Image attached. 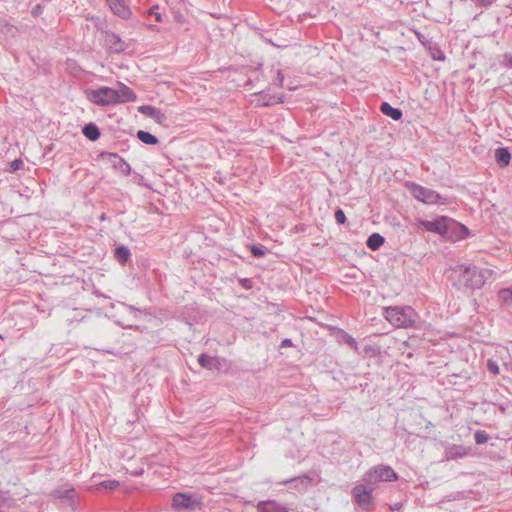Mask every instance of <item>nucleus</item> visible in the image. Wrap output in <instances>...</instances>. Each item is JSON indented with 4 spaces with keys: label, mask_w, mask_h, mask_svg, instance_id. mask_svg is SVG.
Here are the masks:
<instances>
[{
    "label": "nucleus",
    "mask_w": 512,
    "mask_h": 512,
    "mask_svg": "<svg viewBox=\"0 0 512 512\" xmlns=\"http://www.w3.org/2000/svg\"><path fill=\"white\" fill-rule=\"evenodd\" d=\"M172 505L176 510H194L199 502L192 496L184 493H177L173 497Z\"/></svg>",
    "instance_id": "nucleus-9"
},
{
    "label": "nucleus",
    "mask_w": 512,
    "mask_h": 512,
    "mask_svg": "<svg viewBox=\"0 0 512 512\" xmlns=\"http://www.w3.org/2000/svg\"><path fill=\"white\" fill-rule=\"evenodd\" d=\"M501 65L506 68H512V53H505Z\"/></svg>",
    "instance_id": "nucleus-34"
},
{
    "label": "nucleus",
    "mask_w": 512,
    "mask_h": 512,
    "mask_svg": "<svg viewBox=\"0 0 512 512\" xmlns=\"http://www.w3.org/2000/svg\"><path fill=\"white\" fill-rule=\"evenodd\" d=\"M42 11H43V7H42L40 4H38V5H36V6L32 9V14H33L34 16H38V15H40V14L42 13Z\"/></svg>",
    "instance_id": "nucleus-40"
},
{
    "label": "nucleus",
    "mask_w": 512,
    "mask_h": 512,
    "mask_svg": "<svg viewBox=\"0 0 512 512\" xmlns=\"http://www.w3.org/2000/svg\"><path fill=\"white\" fill-rule=\"evenodd\" d=\"M405 186L416 200L424 204H447V198L442 197L439 193L430 188L410 181L406 182Z\"/></svg>",
    "instance_id": "nucleus-3"
},
{
    "label": "nucleus",
    "mask_w": 512,
    "mask_h": 512,
    "mask_svg": "<svg viewBox=\"0 0 512 512\" xmlns=\"http://www.w3.org/2000/svg\"><path fill=\"white\" fill-rule=\"evenodd\" d=\"M24 163L21 159H15L11 162L10 167L12 171H17L23 168Z\"/></svg>",
    "instance_id": "nucleus-35"
},
{
    "label": "nucleus",
    "mask_w": 512,
    "mask_h": 512,
    "mask_svg": "<svg viewBox=\"0 0 512 512\" xmlns=\"http://www.w3.org/2000/svg\"><path fill=\"white\" fill-rule=\"evenodd\" d=\"M125 307H127L130 311L134 312L135 314L139 312V310L132 305H125Z\"/></svg>",
    "instance_id": "nucleus-42"
},
{
    "label": "nucleus",
    "mask_w": 512,
    "mask_h": 512,
    "mask_svg": "<svg viewBox=\"0 0 512 512\" xmlns=\"http://www.w3.org/2000/svg\"><path fill=\"white\" fill-rule=\"evenodd\" d=\"M51 496L55 499H64L73 502L76 497V490L73 487L56 488L51 492Z\"/></svg>",
    "instance_id": "nucleus-15"
},
{
    "label": "nucleus",
    "mask_w": 512,
    "mask_h": 512,
    "mask_svg": "<svg viewBox=\"0 0 512 512\" xmlns=\"http://www.w3.org/2000/svg\"><path fill=\"white\" fill-rule=\"evenodd\" d=\"M138 111L141 114L154 119L158 123H162L166 118L165 115L159 109L151 105L139 106Z\"/></svg>",
    "instance_id": "nucleus-14"
},
{
    "label": "nucleus",
    "mask_w": 512,
    "mask_h": 512,
    "mask_svg": "<svg viewBox=\"0 0 512 512\" xmlns=\"http://www.w3.org/2000/svg\"><path fill=\"white\" fill-rule=\"evenodd\" d=\"M137 138L147 145H156L159 142L156 136L143 130L137 132Z\"/></svg>",
    "instance_id": "nucleus-23"
},
{
    "label": "nucleus",
    "mask_w": 512,
    "mask_h": 512,
    "mask_svg": "<svg viewBox=\"0 0 512 512\" xmlns=\"http://www.w3.org/2000/svg\"><path fill=\"white\" fill-rule=\"evenodd\" d=\"M495 159L500 167H506L511 159L509 149L507 147L497 148L495 151Z\"/></svg>",
    "instance_id": "nucleus-17"
},
{
    "label": "nucleus",
    "mask_w": 512,
    "mask_h": 512,
    "mask_svg": "<svg viewBox=\"0 0 512 512\" xmlns=\"http://www.w3.org/2000/svg\"><path fill=\"white\" fill-rule=\"evenodd\" d=\"M99 158L102 160L109 161L114 168L118 169L122 174L126 176L131 173L130 165L117 153L101 152L99 154Z\"/></svg>",
    "instance_id": "nucleus-8"
},
{
    "label": "nucleus",
    "mask_w": 512,
    "mask_h": 512,
    "mask_svg": "<svg viewBox=\"0 0 512 512\" xmlns=\"http://www.w3.org/2000/svg\"><path fill=\"white\" fill-rule=\"evenodd\" d=\"M239 284L246 290H249L252 288V282L249 278H240Z\"/></svg>",
    "instance_id": "nucleus-36"
},
{
    "label": "nucleus",
    "mask_w": 512,
    "mask_h": 512,
    "mask_svg": "<svg viewBox=\"0 0 512 512\" xmlns=\"http://www.w3.org/2000/svg\"><path fill=\"white\" fill-rule=\"evenodd\" d=\"M498 297L502 304L509 305L512 302V290L509 288H504L499 290Z\"/></svg>",
    "instance_id": "nucleus-25"
},
{
    "label": "nucleus",
    "mask_w": 512,
    "mask_h": 512,
    "mask_svg": "<svg viewBox=\"0 0 512 512\" xmlns=\"http://www.w3.org/2000/svg\"><path fill=\"white\" fill-rule=\"evenodd\" d=\"M119 486H120V483L117 480H106L99 484V487L104 488L106 490H110V491L115 490Z\"/></svg>",
    "instance_id": "nucleus-30"
},
{
    "label": "nucleus",
    "mask_w": 512,
    "mask_h": 512,
    "mask_svg": "<svg viewBox=\"0 0 512 512\" xmlns=\"http://www.w3.org/2000/svg\"><path fill=\"white\" fill-rule=\"evenodd\" d=\"M250 251H251V254L253 255V257H255V258L263 257L267 252L266 248H264L261 245H252L250 247Z\"/></svg>",
    "instance_id": "nucleus-29"
},
{
    "label": "nucleus",
    "mask_w": 512,
    "mask_h": 512,
    "mask_svg": "<svg viewBox=\"0 0 512 512\" xmlns=\"http://www.w3.org/2000/svg\"><path fill=\"white\" fill-rule=\"evenodd\" d=\"M296 482H300L302 484L303 483H310L311 482V478L309 476H307V475H302V476L293 477V478L281 481L280 484H288V483H296Z\"/></svg>",
    "instance_id": "nucleus-28"
},
{
    "label": "nucleus",
    "mask_w": 512,
    "mask_h": 512,
    "mask_svg": "<svg viewBox=\"0 0 512 512\" xmlns=\"http://www.w3.org/2000/svg\"><path fill=\"white\" fill-rule=\"evenodd\" d=\"M335 220L338 224H344L346 222V215L342 209L335 211Z\"/></svg>",
    "instance_id": "nucleus-33"
},
{
    "label": "nucleus",
    "mask_w": 512,
    "mask_h": 512,
    "mask_svg": "<svg viewBox=\"0 0 512 512\" xmlns=\"http://www.w3.org/2000/svg\"><path fill=\"white\" fill-rule=\"evenodd\" d=\"M283 81H284V75H283L282 71L279 70L276 75V84L279 86H282Z\"/></svg>",
    "instance_id": "nucleus-38"
},
{
    "label": "nucleus",
    "mask_w": 512,
    "mask_h": 512,
    "mask_svg": "<svg viewBox=\"0 0 512 512\" xmlns=\"http://www.w3.org/2000/svg\"><path fill=\"white\" fill-rule=\"evenodd\" d=\"M476 444L482 445L488 442L489 435L484 430H478L474 434Z\"/></svg>",
    "instance_id": "nucleus-27"
},
{
    "label": "nucleus",
    "mask_w": 512,
    "mask_h": 512,
    "mask_svg": "<svg viewBox=\"0 0 512 512\" xmlns=\"http://www.w3.org/2000/svg\"><path fill=\"white\" fill-rule=\"evenodd\" d=\"M341 341L349 345L351 348H353L355 351L358 350V344L357 341L348 333L345 331H341Z\"/></svg>",
    "instance_id": "nucleus-26"
},
{
    "label": "nucleus",
    "mask_w": 512,
    "mask_h": 512,
    "mask_svg": "<svg viewBox=\"0 0 512 512\" xmlns=\"http://www.w3.org/2000/svg\"><path fill=\"white\" fill-rule=\"evenodd\" d=\"M451 219L448 217H440L432 221L421 220L420 225L428 232L449 236Z\"/></svg>",
    "instance_id": "nucleus-7"
},
{
    "label": "nucleus",
    "mask_w": 512,
    "mask_h": 512,
    "mask_svg": "<svg viewBox=\"0 0 512 512\" xmlns=\"http://www.w3.org/2000/svg\"><path fill=\"white\" fill-rule=\"evenodd\" d=\"M198 363L201 367L211 370L216 367V363H218V361L216 358L202 353L198 356Z\"/></svg>",
    "instance_id": "nucleus-21"
},
{
    "label": "nucleus",
    "mask_w": 512,
    "mask_h": 512,
    "mask_svg": "<svg viewBox=\"0 0 512 512\" xmlns=\"http://www.w3.org/2000/svg\"><path fill=\"white\" fill-rule=\"evenodd\" d=\"M114 256L119 263L125 264L129 260L131 253L128 247L121 245L115 248Z\"/></svg>",
    "instance_id": "nucleus-20"
},
{
    "label": "nucleus",
    "mask_w": 512,
    "mask_h": 512,
    "mask_svg": "<svg viewBox=\"0 0 512 512\" xmlns=\"http://www.w3.org/2000/svg\"><path fill=\"white\" fill-rule=\"evenodd\" d=\"M113 95L115 104L134 102L137 99L135 92L122 83H119L118 89H113Z\"/></svg>",
    "instance_id": "nucleus-11"
},
{
    "label": "nucleus",
    "mask_w": 512,
    "mask_h": 512,
    "mask_svg": "<svg viewBox=\"0 0 512 512\" xmlns=\"http://www.w3.org/2000/svg\"><path fill=\"white\" fill-rule=\"evenodd\" d=\"M492 1L493 0H478V2L483 5V6H488L490 4H492Z\"/></svg>",
    "instance_id": "nucleus-41"
},
{
    "label": "nucleus",
    "mask_w": 512,
    "mask_h": 512,
    "mask_svg": "<svg viewBox=\"0 0 512 512\" xmlns=\"http://www.w3.org/2000/svg\"><path fill=\"white\" fill-rule=\"evenodd\" d=\"M82 133L90 141L98 140L101 135L98 126L93 122L84 125V127L82 128Z\"/></svg>",
    "instance_id": "nucleus-18"
},
{
    "label": "nucleus",
    "mask_w": 512,
    "mask_h": 512,
    "mask_svg": "<svg viewBox=\"0 0 512 512\" xmlns=\"http://www.w3.org/2000/svg\"><path fill=\"white\" fill-rule=\"evenodd\" d=\"M432 58L434 60L443 61L445 59V54L441 50L436 49L434 52H432Z\"/></svg>",
    "instance_id": "nucleus-37"
},
{
    "label": "nucleus",
    "mask_w": 512,
    "mask_h": 512,
    "mask_svg": "<svg viewBox=\"0 0 512 512\" xmlns=\"http://www.w3.org/2000/svg\"><path fill=\"white\" fill-rule=\"evenodd\" d=\"M257 512H289L286 504L276 500H263L255 505Z\"/></svg>",
    "instance_id": "nucleus-12"
},
{
    "label": "nucleus",
    "mask_w": 512,
    "mask_h": 512,
    "mask_svg": "<svg viewBox=\"0 0 512 512\" xmlns=\"http://www.w3.org/2000/svg\"><path fill=\"white\" fill-rule=\"evenodd\" d=\"M398 479L396 472L386 465H378L370 468L363 476V482L367 485H373L381 481H395Z\"/></svg>",
    "instance_id": "nucleus-4"
},
{
    "label": "nucleus",
    "mask_w": 512,
    "mask_h": 512,
    "mask_svg": "<svg viewBox=\"0 0 512 512\" xmlns=\"http://www.w3.org/2000/svg\"><path fill=\"white\" fill-rule=\"evenodd\" d=\"M490 269H482L472 264H459L451 269L449 279L459 290L480 289L492 275Z\"/></svg>",
    "instance_id": "nucleus-1"
},
{
    "label": "nucleus",
    "mask_w": 512,
    "mask_h": 512,
    "mask_svg": "<svg viewBox=\"0 0 512 512\" xmlns=\"http://www.w3.org/2000/svg\"><path fill=\"white\" fill-rule=\"evenodd\" d=\"M385 319L397 328H415L420 317L411 306H390L384 308Z\"/></svg>",
    "instance_id": "nucleus-2"
},
{
    "label": "nucleus",
    "mask_w": 512,
    "mask_h": 512,
    "mask_svg": "<svg viewBox=\"0 0 512 512\" xmlns=\"http://www.w3.org/2000/svg\"><path fill=\"white\" fill-rule=\"evenodd\" d=\"M274 103H283V98L282 97H279L277 101H275Z\"/></svg>",
    "instance_id": "nucleus-43"
},
{
    "label": "nucleus",
    "mask_w": 512,
    "mask_h": 512,
    "mask_svg": "<svg viewBox=\"0 0 512 512\" xmlns=\"http://www.w3.org/2000/svg\"><path fill=\"white\" fill-rule=\"evenodd\" d=\"M106 219V215L103 213L101 216H100V220L103 221Z\"/></svg>",
    "instance_id": "nucleus-44"
},
{
    "label": "nucleus",
    "mask_w": 512,
    "mask_h": 512,
    "mask_svg": "<svg viewBox=\"0 0 512 512\" xmlns=\"http://www.w3.org/2000/svg\"><path fill=\"white\" fill-rule=\"evenodd\" d=\"M384 242L385 238L382 235L379 233H373L368 237L366 245L369 249L376 251L384 244Z\"/></svg>",
    "instance_id": "nucleus-19"
},
{
    "label": "nucleus",
    "mask_w": 512,
    "mask_h": 512,
    "mask_svg": "<svg viewBox=\"0 0 512 512\" xmlns=\"http://www.w3.org/2000/svg\"><path fill=\"white\" fill-rule=\"evenodd\" d=\"M372 485L358 484L352 489V496L355 503L364 511H369L373 505Z\"/></svg>",
    "instance_id": "nucleus-5"
},
{
    "label": "nucleus",
    "mask_w": 512,
    "mask_h": 512,
    "mask_svg": "<svg viewBox=\"0 0 512 512\" xmlns=\"http://www.w3.org/2000/svg\"><path fill=\"white\" fill-rule=\"evenodd\" d=\"M149 16H154L155 21L162 22V15L158 12V6H153L148 11Z\"/></svg>",
    "instance_id": "nucleus-32"
},
{
    "label": "nucleus",
    "mask_w": 512,
    "mask_h": 512,
    "mask_svg": "<svg viewBox=\"0 0 512 512\" xmlns=\"http://www.w3.org/2000/svg\"><path fill=\"white\" fill-rule=\"evenodd\" d=\"M379 109L382 114L392 118L395 121H399L403 116L401 109L391 106L388 102H382Z\"/></svg>",
    "instance_id": "nucleus-16"
},
{
    "label": "nucleus",
    "mask_w": 512,
    "mask_h": 512,
    "mask_svg": "<svg viewBox=\"0 0 512 512\" xmlns=\"http://www.w3.org/2000/svg\"><path fill=\"white\" fill-rule=\"evenodd\" d=\"M257 96V106L259 107H269L274 104V96L267 94L265 92H259L255 94Z\"/></svg>",
    "instance_id": "nucleus-22"
},
{
    "label": "nucleus",
    "mask_w": 512,
    "mask_h": 512,
    "mask_svg": "<svg viewBox=\"0 0 512 512\" xmlns=\"http://www.w3.org/2000/svg\"><path fill=\"white\" fill-rule=\"evenodd\" d=\"M450 231H455L458 234V238L463 239L469 234V230L463 224H460L451 219Z\"/></svg>",
    "instance_id": "nucleus-24"
},
{
    "label": "nucleus",
    "mask_w": 512,
    "mask_h": 512,
    "mask_svg": "<svg viewBox=\"0 0 512 512\" xmlns=\"http://www.w3.org/2000/svg\"><path fill=\"white\" fill-rule=\"evenodd\" d=\"M90 102L98 106H110L115 104L113 88L102 86L99 89H91L86 92Z\"/></svg>",
    "instance_id": "nucleus-6"
},
{
    "label": "nucleus",
    "mask_w": 512,
    "mask_h": 512,
    "mask_svg": "<svg viewBox=\"0 0 512 512\" xmlns=\"http://www.w3.org/2000/svg\"><path fill=\"white\" fill-rule=\"evenodd\" d=\"M104 41L106 47L112 53H121L127 49V44L114 32H105Z\"/></svg>",
    "instance_id": "nucleus-10"
},
{
    "label": "nucleus",
    "mask_w": 512,
    "mask_h": 512,
    "mask_svg": "<svg viewBox=\"0 0 512 512\" xmlns=\"http://www.w3.org/2000/svg\"><path fill=\"white\" fill-rule=\"evenodd\" d=\"M112 12L122 19H128L131 15L130 8L123 2V0L111 1L108 3Z\"/></svg>",
    "instance_id": "nucleus-13"
},
{
    "label": "nucleus",
    "mask_w": 512,
    "mask_h": 512,
    "mask_svg": "<svg viewBox=\"0 0 512 512\" xmlns=\"http://www.w3.org/2000/svg\"><path fill=\"white\" fill-rule=\"evenodd\" d=\"M293 345L292 340L289 338H285L280 343V348L291 347Z\"/></svg>",
    "instance_id": "nucleus-39"
},
{
    "label": "nucleus",
    "mask_w": 512,
    "mask_h": 512,
    "mask_svg": "<svg viewBox=\"0 0 512 512\" xmlns=\"http://www.w3.org/2000/svg\"><path fill=\"white\" fill-rule=\"evenodd\" d=\"M487 370L493 374V375H497L499 374V366H498V363L493 360V359H489L487 361Z\"/></svg>",
    "instance_id": "nucleus-31"
}]
</instances>
